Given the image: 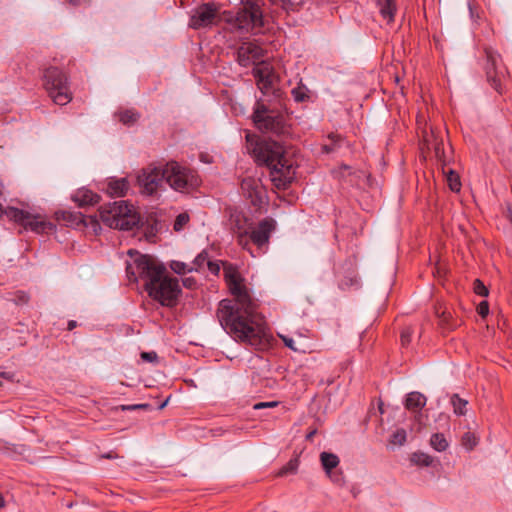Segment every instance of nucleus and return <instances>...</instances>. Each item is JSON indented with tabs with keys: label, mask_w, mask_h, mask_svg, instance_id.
<instances>
[{
	"label": "nucleus",
	"mask_w": 512,
	"mask_h": 512,
	"mask_svg": "<svg viewBox=\"0 0 512 512\" xmlns=\"http://www.w3.org/2000/svg\"><path fill=\"white\" fill-rule=\"evenodd\" d=\"M223 264L224 280L234 300L223 299L219 302L217 318L223 329L236 340L262 350L268 340L262 327L256 322L257 305L243 284L244 279L238 268L228 262Z\"/></svg>",
	"instance_id": "nucleus-1"
},
{
	"label": "nucleus",
	"mask_w": 512,
	"mask_h": 512,
	"mask_svg": "<svg viewBox=\"0 0 512 512\" xmlns=\"http://www.w3.org/2000/svg\"><path fill=\"white\" fill-rule=\"evenodd\" d=\"M128 255L134 257L132 262H127L128 279L131 282L144 280V288L153 300L162 306H175L181 294L178 279L166 276V267L153 256L132 249L128 251Z\"/></svg>",
	"instance_id": "nucleus-2"
},
{
	"label": "nucleus",
	"mask_w": 512,
	"mask_h": 512,
	"mask_svg": "<svg viewBox=\"0 0 512 512\" xmlns=\"http://www.w3.org/2000/svg\"><path fill=\"white\" fill-rule=\"evenodd\" d=\"M253 156L258 164L270 169L272 181L277 187H285L294 178V162L284 146L276 141H260L253 148Z\"/></svg>",
	"instance_id": "nucleus-3"
},
{
	"label": "nucleus",
	"mask_w": 512,
	"mask_h": 512,
	"mask_svg": "<svg viewBox=\"0 0 512 512\" xmlns=\"http://www.w3.org/2000/svg\"><path fill=\"white\" fill-rule=\"evenodd\" d=\"M262 6V0H241V7L236 13L224 12L223 21L231 32L258 33L264 27Z\"/></svg>",
	"instance_id": "nucleus-4"
},
{
	"label": "nucleus",
	"mask_w": 512,
	"mask_h": 512,
	"mask_svg": "<svg viewBox=\"0 0 512 512\" xmlns=\"http://www.w3.org/2000/svg\"><path fill=\"white\" fill-rule=\"evenodd\" d=\"M101 221L108 227L120 230H132L139 222V217L132 205L124 200L102 205L98 210Z\"/></svg>",
	"instance_id": "nucleus-5"
},
{
	"label": "nucleus",
	"mask_w": 512,
	"mask_h": 512,
	"mask_svg": "<svg viewBox=\"0 0 512 512\" xmlns=\"http://www.w3.org/2000/svg\"><path fill=\"white\" fill-rule=\"evenodd\" d=\"M43 86L50 99L57 105H66L72 100L68 77L59 66H48L45 69Z\"/></svg>",
	"instance_id": "nucleus-6"
},
{
	"label": "nucleus",
	"mask_w": 512,
	"mask_h": 512,
	"mask_svg": "<svg viewBox=\"0 0 512 512\" xmlns=\"http://www.w3.org/2000/svg\"><path fill=\"white\" fill-rule=\"evenodd\" d=\"M166 182L175 191L190 193L201 183L197 171L176 161L166 163Z\"/></svg>",
	"instance_id": "nucleus-7"
},
{
	"label": "nucleus",
	"mask_w": 512,
	"mask_h": 512,
	"mask_svg": "<svg viewBox=\"0 0 512 512\" xmlns=\"http://www.w3.org/2000/svg\"><path fill=\"white\" fill-rule=\"evenodd\" d=\"M253 122L263 133L282 135L287 132L286 119L281 113L269 109L264 103L257 101L253 115Z\"/></svg>",
	"instance_id": "nucleus-8"
},
{
	"label": "nucleus",
	"mask_w": 512,
	"mask_h": 512,
	"mask_svg": "<svg viewBox=\"0 0 512 512\" xmlns=\"http://www.w3.org/2000/svg\"><path fill=\"white\" fill-rule=\"evenodd\" d=\"M252 75L256 79L257 87L263 95L272 96L274 99L282 97L280 76L274 70V66H253Z\"/></svg>",
	"instance_id": "nucleus-9"
},
{
	"label": "nucleus",
	"mask_w": 512,
	"mask_h": 512,
	"mask_svg": "<svg viewBox=\"0 0 512 512\" xmlns=\"http://www.w3.org/2000/svg\"><path fill=\"white\" fill-rule=\"evenodd\" d=\"M164 181H166V164L164 166L149 165L142 169L137 177L141 192L149 196L157 193Z\"/></svg>",
	"instance_id": "nucleus-10"
},
{
	"label": "nucleus",
	"mask_w": 512,
	"mask_h": 512,
	"mask_svg": "<svg viewBox=\"0 0 512 512\" xmlns=\"http://www.w3.org/2000/svg\"><path fill=\"white\" fill-rule=\"evenodd\" d=\"M220 20L218 7L215 3H203L191 10L189 28L198 30L210 27Z\"/></svg>",
	"instance_id": "nucleus-11"
},
{
	"label": "nucleus",
	"mask_w": 512,
	"mask_h": 512,
	"mask_svg": "<svg viewBox=\"0 0 512 512\" xmlns=\"http://www.w3.org/2000/svg\"><path fill=\"white\" fill-rule=\"evenodd\" d=\"M275 228L276 221L273 218L266 217L256 227L250 228L248 236L257 248L262 250L267 247L271 233Z\"/></svg>",
	"instance_id": "nucleus-12"
},
{
	"label": "nucleus",
	"mask_w": 512,
	"mask_h": 512,
	"mask_svg": "<svg viewBox=\"0 0 512 512\" xmlns=\"http://www.w3.org/2000/svg\"><path fill=\"white\" fill-rule=\"evenodd\" d=\"M228 225L229 229L237 235L238 243L243 246L246 245L251 226L248 218L241 211L232 210L229 214Z\"/></svg>",
	"instance_id": "nucleus-13"
},
{
	"label": "nucleus",
	"mask_w": 512,
	"mask_h": 512,
	"mask_svg": "<svg viewBox=\"0 0 512 512\" xmlns=\"http://www.w3.org/2000/svg\"><path fill=\"white\" fill-rule=\"evenodd\" d=\"M56 216L57 220L62 221L66 226L74 228L98 224L97 215L86 217L81 212L60 211Z\"/></svg>",
	"instance_id": "nucleus-14"
},
{
	"label": "nucleus",
	"mask_w": 512,
	"mask_h": 512,
	"mask_svg": "<svg viewBox=\"0 0 512 512\" xmlns=\"http://www.w3.org/2000/svg\"><path fill=\"white\" fill-rule=\"evenodd\" d=\"M241 189L244 195L250 199L253 205L261 203L264 189L260 183V180L254 178H245L241 182Z\"/></svg>",
	"instance_id": "nucleus-15"
},
{
	"label": "nucleus",
	"mask_w": 512,
	"mask_h": 512,
	"mask_svg": "<svg viewBox=\"0 0 512 512\" xmlns=\"http://www.w3.org/2000/svg\"><path fill=\"white\" fill-rule=\"evenodd\" d=\"M426 402L427 398L424 394L418 391H413L407 394L404 402V407L407 410L416 413L415 420L420 422V419L422 417L421 410L423 407H425Z\"/></svg>",
	"instance_id": "nucleus-16"
},
{
	"label": "nucleus",
	"mask_w": 512,
	"mask_h": 512,
	"mask_svg": "<svg viewBox=\"0 0 512 512\" xmlns=\"http://www.w3.org/2000/svg\"><path fill=\"white\" fill-rule=\"evenodd\" d=\"M262 49L252 43L242 45L238 50V57L240 61L247 60V64H267L266 60L259 59Z\"/></svg>",
	"instance_id": "nucleus-17"
},
{
	"label": "nucleus",
	"mask_w": 512,
	"mask_h": 512,
	"mask_svg": "<svg viewBox=\"0 0 512 512\" xmlns=\"http://www.w3.org/2000/svg\"><path fill=\"white\" fill-rule=\"evenodd\" d=\"M508 75L507 66H487V81L498 92L502 91L503 83Z\"/></svg>",
	"instance_id": "nucleus-18"
},
{
	"label": "nucleus",
	"mask_w": 512,
	"mask_h": 512,
	"mask_svg": "<svg viewBox=\"0 0 512 512\" xmlns=\"http://www.w3.org/2000/svg\"><path fill=\"white\" fill-rule=\"evenodd\" d=\"M99 198L100 197L97 194L88 189H80L76 191L72 196L73 201L76 202L80 207H84L86 205H94L98 203Z\"/></svg>",
	"instance_id": "nucleus-19"
},
{
	"label": "nucleus",
	"mask_w": 512,
	"mask_h": 512,
	"mask_svg": "<svg viewBox=\"0 0 512 512\" xmlns=\"http://www.w3.org/2000/svg\"><path fill=\"white\" fill-rule=\"evenodd\" d=\"M377 5L382 18L387 23H392L397 11L395 0H377Z\"/></svg>",
	"instance_id": "nucleus-20"
},
{
	"label": "nucleus",
	"mask_w": 512,
	"mask_h": 512,
	"mask_svg": "<svg viewBox=\"0 0 512 512\" xmlns=\"http://www.w3.org/2000/svg\"><path fill=\"white\" fill-rule=\"evenodd\" d=\"M129 189V183L125 178L111 179L107 185V192L111 196L122 197Z\"/></svg>",
	"instance_id": "nucleus-21"
},
{
	"label": "nucleus",
	"mask_w": 512,
	"mask_h": 512,
	"mask_svg": "<svg viewBox=\"0 0 512 512\" xmlns=\"http://www.w3.org/2000/svg\"><path fill=\"white\" fill-rule=\"evenodd\" d=\"M345 142L344 138L336 133H331L327 137V141L322 145L321 150L325 154H330L336 152L343 143Z\"/></svg>",
	"instance_id": "nucleus-22"
},
{
	"label": "nucleus",
	"mask_w": 512,
	"mask_h": 512,
	"mask_svg": "<svg viewBox=\"0 0 512 512\" xmlns=\"http://www.w3.org/2000/svg\"><path fill=\"white\" fill-rule=\"evenodd\" d=\"M320 461L327 475H330V472L339 464L338 456L329 452H322L320 454Z\"/></svg>",
	"instance_id": "nucleus-23"
},
{
	"label": "nucleus",
	"mask_w": 512,
	"mask_h": 512,
	"mask_svg": "<svg viewBox=\"0 0 512 512\" xmlns=\"http://www.w3.org/2000/svg\"><path fill=\"white\" fill-rule=\"evenodd\" d=\"M56 231V225L52 222H46L34 215V233L52 234Z\"/></svg>",
	"instance_id": "nucleus-24"
},
{
	"label": "nucleus",
	"mask_w": 512,
	"mask_h": 512,
	"mask_svg": "<svg viewBox=\"0 0 512 512\" xmlns=\"http://www.w3.org/2000/svg\"><path fill=\"white\" fill-rule=\"evenodd\" d=\"M453 411L456 415L463 416L467 413L468 401L461 398L458 394H453L450 399Z\"/></svg>",
	"instance_id": "nucleus-25"
},
{
	"label": "nucleus",
	"mask_w": 512,
	"mask_h": 512,
	"mask_svg": "<svg viewBox=\"0 0 512 512\" xmlns=\"http://www.w3.org/2000/svg\"><path fill=\"white\" fill-rule=\"evenodd\" d=\"M431 446L439 452L445 451L448 447V442L442 433H435L430 439Z\"/></svg>",
	"instance_id": "nucleus-26"
},
{
	"label": "nucleus",
	"mask_w": 512,
	"mask_h": 512,
	"mask_svg": "<svg viewBox=\"0 0 512 512\" xmlns=\"http://www.w3.org/2000/svg\"><path fill=\"white\" fill-rule=\"evenodd\" d=\"M207 261L209 260L208 252L206 250L201 251L194 259L193 264L195 267H190L188 269V272L192 271H198L200 268H202L205 264H207Z\"/></svg>",
	"instance_id": "nucleus-27"
},
{
	"label": "nucleus",
	"mask_w": 512,
	"mask_h": 512,
	"mask_svg": "<svg viewBox=\"0 0 512 512\" xmlns=\"http://www.w3.org/2000/svg\"><path fill=\"white\" fill-rule=\"evenodd\" d=\"M298 466L299 460L297 458H293L279 470L277 475L285 476L288 474H295L297 472Z\"/></svg>",
	"instance_id": "nucleus-28"
},
{
	"label": "nucleus",
	"mask_w": 512,
	"mask_h": 512,
	"mask_svg": "<svg viewBox=\"0 0 512 512\" xmlns=\"http://www.w3.org/2000/svg\"><path fill=\"white\" fill-rule=\"evenodd\" d=\"M359 286V280L357 276L354 273H351L348 276H345L340 282H339V288L342 290L349 289L351 287H358Z\"/></svg>",
	"instance_id": "nucleus-29"
},
{
	"label": "nucleus",
	"mask_w": 512,
	"mask_h": 512,
	"mask_svg": "<svg viewBox=\"0 0 512 512\" xmlns=\"http://www.w3.org/2000/svg\"><path fill=\"white\" fill-rule=\"evenodd\" d=\"M412 461L415 462L417 465L428 467L432 465L433 458L426 453L420 452L413 454Z\"/></svg>",
	"instance_id": "nucleus-30"
},
{
	"label": "nucleus",
	"mask_w": 512,
	"mask_h": 512,
	"mask_svg": "<svg viewBox=\"0 0 512 512\" xmlns=\"http://www.w3.org/2000/svg\"><path fill=\"white\" fill-rule=\"evenodd\" d=\"M461 444L467 450H472L478 444V438L471 432L463 434Z\"/></svg>",
	"instance_id": "nucleus-31"
},
{
	"label": "nucleus",
	"mask_w": 512,
	"mask_h": 512,
	"mask_svg": "<svg viewBox=\"0 0 512 512\" xmlns=\"http://www.w3.org/2000/svg\"><path fill=\"white\" fill-rule=\"evenodd\" d=\"M139 118V114L133 110H126L119 114V120L125 125H131L135 123Z\"/></svg>",
	"instance_id": "nucleus-32"
},
{
	"label": "nucleus",
	"mask_w": 512,
	"mask_h": 512,
	"mask_svg": "<svg viewBox=\"0 0 512 512\" xmlns=\"http://www.w3.org/2000/svg\"><path fill=\"white\" fill-rule=\"evenodd\" d=\"M447 181H448L449 187L452 191H454V192L460 191L461 183L459 180V176L456 172L450 170L447 175Z\"/></svg>",
	"instance_id": "nucleus-33"
},
{
	"label": "nucleus",
	"mask_w": 512,
	"mask_h": 512,
	"mask_svg": "<svg viewBox=\"0 0 512 512\" xmlns=\"http://www.w3.org/2000/svg\"><path fill=\"white\" fill-rule=\"evenodd\" d=\"M406 431L404 429H397L394 431L390 438V443L393 445H403L406 441Z\"/></svg>",
	"instance_id": "nucleus-34"
},
{
	"label": "nucleus",
	"mask_w": 512,
	"mask_h": 512,
	"mask_svg": "<svg viewBox=\"0 0 512 512\" xmlns=\"http://www.w3.org/2000/svg\"><path fill=\"white\" fill-rule=\"evenodd\" d=\"M308 90L305 86H298L292 90V95L296 102H303L309 98Z\"/></svg>",
	"instance_id": "nucleus-35"
},
{
	"label": "nucleus",
	"mask_w": 512,
	"mask_h": 512,
	"mask_svg": "<svg viewBox=\"0 0 512 512\" xmlns=\"http://www.w3.org/2000/svg\"><path fill=\"white\" fill-rule=\"evenodd\" d=\"M189 220H190V217L186 212L180 213L179 215H177V217L174 221L173 229L177 232L181 231L185 227V225L189 222Z\"/></svg>",
	"instance_id": "nucleus-36"
},
{
	"label": "nucleus",
	"mask_w": 512,
	"mask_h": 512,
	"mask_svg": "<svg viewBox=\"0 0 512 512\" xmlns=\"http://www.w3.org/2000/svg\"><path fill=\"white\" fill-rule=\"evenodd\" d=\"M473 289H474V292L479 295V296H483V297H486L488 296L489 294V290L488 288L484 285V283L479 280V279H475L474 280V283H473Z\"/></svg>",
	"instance_id": "nucleus-37"
},
{
	"label": "nucleus",
	"mask_w": 512,
	"mask_h": 512,
	"mask_svg": "<svg viewBox=\"0 0 512 512\" xmlns=\"http://www.w3.org/2000/svg\"><path fill=\"white\" fill-rule=\"evenodd\" d=\"M170 268L177 274H184L189 269L186 263L177 260L171 261Z\"/></svg>",
	"instance_id": "nucleus-38"
},
{
	"label": "nucleus",
	"mask_w": 512,
	"mask_h": 512,
	"mask_svg": "<svg viewBox=\"0 0 512 512\" xmlns=\"http://www.w3.org/2000/svg\"><path fill=\"white\" fill-rule=\"evenodd\" d=\"M413 329L411 327H405L401 331L400 340L402 346H407L411 342Z\"/></svg>",
	"instance_id": "nucleus-39"
},
{
	"label": "nucleus",
	"mask_w": 512,
	"mask_h": 512,
	"mask_svg": "<svg viewBox=\"0 0 512 512\" xmlns=\"http://www.w3.org/2000/svg\"><path fill=\"white\" fill-rule=\"evenodd\" d=\"M487 61L489 64H497L502 61L501 55L492 49H486Z\"/></svg>",
	"instance_id": "nucleus-40"
},
{
	"label": "nucleus",
	"mask_w": 512,
	"mask_h": 512,
	"mask_svg": "<svg viewBox=\"0 0 512 512\" xmlns=\"http://www.w3.org/2000/svg\"><path fill=\"white\" fill-rule=\"evenodd\" d=\"M477 313L481 316V317H486L489 313V304L487 301H482L478 304L477 306Z\"/></svg>",
	"instance_id": "nucleus-41"
},
{
	"label": "nucleus",
	"mask_w": 512,
	"mask_h": 512,
	"mask_svg": "<svg viewBox=\"0 0 512 512\" xmlns=\"http://www.w3.org/2000/svg\"><path fill=\"white\" fill-rule=\"evenodd\" d=\"M16 304H26L29 301V295L25 292L19 291L13 299Z\"/></svg>",
	"instance_id": "nucleus-42"
},
{
	"label": "nucleus",
	"mask_w": 512,
	"mask_h": 512,
	"mask_svg": "<svg viewBox=\"0 0 512 512\" xmlns=\"http://www.w3.org/2000/svg\"><path fill=\"white\" fill-rule=\"evenodd\" d=\"M328 477L336 484L338 485H343L344 484V477H343V474L342 473H339V472H333L331 471L330 472V475H328Z\"/></svg>",
	"instance_id": "nucleus-43"
},
{
	"label": "nucleus",
	"mask_w": 512,
	"mask_h": 512,
	"mask_svg": "<svg viewBox=\"0 0 512 512\" xmlns=\"http://www.w3.org/2000/svg\"><path fill=\"white\" fill-rule=\"evenodd\" d=\"M141 359L146 362H155L158 359L157 353L154 351L151 352H142Z\"/></svg>",
	"instance_id": "nucleus-44"
},
{
	"label": "nucleus",
	"mask_w": 512,
	"mask_h": 512,
	"mask_svg": "<svg viewBox=\"0 0 512 512\" xmlns=\"http://www.w3.org/2000/svg\"><path fill=\"white\" fill-rule=\"evenodd\" d=\"M183 286L187 289H195L197 286V281L193 277H185L182 279Z\"/></svg>",
	"instance_id": "nucleus-45"
},
{
	"label": "nucleus",
	"mask_w": 512,
	"mask_h": 512,
	"mask_svg": "<svg viewBox=\"0 0 512 512\" xmlns=\"http://www.w3.org/2000/svg\"><path fill=\"white\" fill-rule=\"evenodd\" d=\"M278 405L277 401H271V402H258L254 404L253 408L255 410L264 409V408H272L276 407Z\"/></svg>",
	"instance_id": "nucleus-46"
},
{
	"label": "nucleus",
	"mask_w": 512,
	"mask_h": 512,
	"mask_svg": "<svg viewBox=\"0 0 512 512\" xmlns=\"http://www.w3.org/2000/svg\"><path fill=\"white\" fill-rule=\"evenodd\" d=\"M207 266H208V269L209 271L214 274V275H218L219 272H220V262H217V261H207Z\"/></svg>",
	"instance_id": "nucleus-47"
},
{
	"label": "nucleus",
	"mask_w": 512,
	"mask_h": 512,
	"mask_svg": "<svg viewBox=\"0 0 512 512\" xmlns=\"http://www.w3.org/2000/svg\"><path fill=\"white\" fill-rule=\"evenodd\" d=\"M149 404H133V405H121V410H136V409H148Z\"/></svg>",
	"instance_id": "nucleus-48"
},
{
	"label": "nucleus",
	"mask_w": 512,
	"mask_h": 512,
	"mask_svg": "<svg viewBox=\"0 0 512 512\" xmlns=\"http://www.w3.org/2000/svg\"><path fill=\"white\" fill-rule=\"evenodd\" d=\"M443 154H444L443 143L442 142H438L435 145V155H436L437 158L441 159Z\"/></svg>",
	"instance_id": "nucleus-49"
},
{
	"label": "nucleus",
	"mask_w": 512,
	"mask_h": 512,
	"mask_svg": "<svg viewBox=\"0 0 512 512\" xmlns=\"http://www.w3.org/2000/svg\"><path fill=\"white\" fill-rule=\"evenodd\" d=\"M504 215L512 225V205L510 203L506 204V209L504 211Z\"/></svg>",
	"instance_id": "nucleus-50"
},
{
	"label": "nucleus",
	"mask_w": 512,
	"mask_h": 512,
	"mask_svg": "<svg viewBox=\"0 0 512 512\" xmlns=\"http://www.w3.org/2000/svg\"><path fill=\"white\" fill-rule=\"evenodd\" d=\"M101 458H104V459H116V458H118V455L114 451H110L108 453L102 454Z\"/></svg>",
	"instance_id": "nucleus-51"
},
{
	"label": "nucleus",
	"mask_w": 512,
	"mask_h": 512,
	"mask_svg": "<svg viewBox=\"0 0 512 512\" xmlns=\"http://www.w3.org/2000/svg\"><path fill=\"white\" fill-rule=\"evenodd\" d=\"M283 341L285 343V345L293 350H296V348L294 347V340L291 339V338H283Z\"/></svg>",
	"instance_id": "nucleus-52"
},
{
	"label": "nucleus",
	"mask_w": 512,
	"mask_h": 512,
	"mask_svg": "<svg viewBox=\"0 0 512 512\" xmlns=\"http://www.w3.org/2000/svg\"><path fill=\"white\" fill-rule=\"evenodd\" d=\"M0 378H4V379H5L7 382H9V383L11 382V381H10V376H9L7 373H1V374H0ZM2 386H3V383H2V381L0 380V387H2Z\"/></svg>",
	"instance_id": "nucleus-53"
},
{
	"label": "nucleus",
	"mask_w": 512,
	"mask_h": 512,
	"mask_svg": "<svg viewBox=\"0 0 512 512\" xmlns=\"http://www.w3.org/2000/svg\"><path fill=\"white\" fill-rule=\"evenodd\" d=\"M77 326V322L74 320H70L67 325V329L69 331L73 330Z\"/></svg>",
	"instance_id": "nucleus-54"
},
{
	"label": "nucleus",
	"mask_w": 512,
	"mask_h": 512,
	"mask_svg": "<svg viewBox=\"0 0 512 512\" xmlns=\"http://www.w3.org/2000/svg\"><path fill=\"white\" fill-rule=\"evenodd\" d=\"M316 433H317V430H316V429H314V430L310 431V432L306 435V439H307V440H309V441H310V440H312V439H313V437L316 435Z\"/></svg>",
	"instance_id": "nucleus-55"
},
{
	"label": "nucleus",
	"mask_w": 512,
	"mask_h": 512,
	"mask_svg": "<svg viewBox=\"0 0 512 512\" xmlns=\"http://www.w3.org/2000/svg\"><path fill=\"white\" fill-rule=\"evenodd\" d=\"M73 6H79L81 4V0H67Z\"/></svg>",
	"instance_id": "nucleus-56"
},
{
	"label": "nucleus",
	"mask_w": 512,
	"mask_h": 512,
	"mask_svg": "<svg viewBox=\"0 0 512 512\" xmlns=\"http://www.w3.org/2000/svg\"><path fill=\"white\" fill-rule=\"evenodd\" d=\"M169 398H170V397H168V398H167V399H166V400H165V401H164V402L159 406V409H160V410H161V409H163V408L167 405V403H168V401H169Z\"/></svg>",
	"instance_id": "nucleus-57"
},
{
	"label": "nucleus",
	"mask_w": 512,
	"mask_h": 512,
	"mask_svg": "<svg viewBox=\"0 0 512 512\" xmlns=\"http://www.w3.org/2000/svg\"><path fill=\"white\" fill-rule=\"evenodd\" d=\"M4 507V499L2 495L0 494V508Z\"/></svg>",
	"instance_id": "nucleus-58"
},
{
	"label": "nucleus",
	"mask_w": 512,
	"mask_h": 512,
	"mask_svg": "<svg viewBox=\"0 0 512 512\" xmlns=\"http://www.w3.org/2000/svg\"><path fill=\"white\" fill-rule=\"evenodd\" d=\"M440 416H443V417H445V419H448V416H446L444 414H441Z\"/></svg>",
	"instance_id": "nucleus-59"
}]
</instances>
